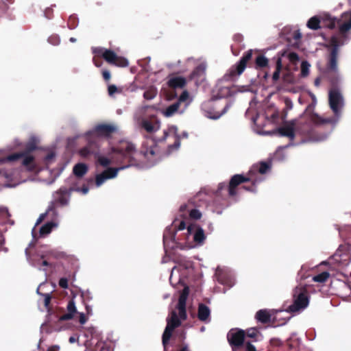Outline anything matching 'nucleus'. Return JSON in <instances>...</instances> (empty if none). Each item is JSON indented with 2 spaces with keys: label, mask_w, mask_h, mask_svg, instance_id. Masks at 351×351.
I'll list each match as a JSON object with an SVG mask.
<instances>
[{
  "label": "nucleus",
  "mask_w": 351,
  "mask_h": 351,
  "mask_svg": "<svg viewBox=\"0 0 351 351\" xmlns=\"http://www.w3.org/2000/svg\"><path fill=\"white\" fill-rule=\"evenodd\" d=\"M343 44V40L338 35H333L330 38L326 45L327 48L330 49V54L326 67L325 75L330 82L331 86H339L340 82L337 59L339 47Z\"/></svg>",
  "instance_id": "1"
},
{
  "label": "nucleus",
  "mask_w": 351,
  "mask_h": 351,
  "mask_svg": "<svg viewBox=\"0 0 351 351\" xmlns=\"http://www.w3.org/2000/svg\"><path fill=\"white\" fill-rule=\"evenodd\" d=\"M328 102L330 109L334 113V117L324 118L317 113L311 114V120L316 126L324 125H330L333 128L338 122L341 116V109L343 106V99L342 95L338 89V86H332L329 91Z\"/></svg>",
  "instance_id": "2"
},
{
  "label": "nucleus",
  "mask_w": 351,
  "mask_h": 351,
  "mask_svg": "<svg viewBox=\"0 0 351 351\" xmlns=\"http://www.w3.org/2000/svg\"><path fill=\"white\" fill-rule=\"evenodd\" d=\"M253 171H249L246 176L242 174H235L234 175L230 182L229 184L227 186L225 183H220L218 185L217 193L220 194L223 190L226 189L228 193V195L230 197H234L237 195V187L242 183H245L247 182H250V186H243V189L250 191V192H256V184L257 182H261V180L254 179L252 178Z\"/></svg>",
  "instance_id": "3"
},
{
  "label": "nucleus",
  "mask_w": 351,
  "mask_h": 351,
  "mask_svg": "<svg viewBox=\"0 0 351 351\" xmlns=\"http://www.w3.org/2000/svg\"><path fill=\"white\" fill-rule=\"evenodd\" d=\"M92 52L94 55L102 58L109 64L119 67L128 66V61L126 58L118 56L114 51L101 47H93Z\"/></svg>",
  "instance_id": "4"
},
{
  "label": "nucleus",
  "mask_w": 351,
  "mask_h": 351,
  "mask_svg": "<svg viewBox=\"0 0 351 351\" xmlns=\"http://www.w3.org/2000/svg\"><path fill=\"white\" fill-rule=\"evenodd\" d=\"M293 304L288 309L290 312L295 313L305 308L309 303L308 291L306 286H297L293 291Z\"/></svg>",
  "instance_id": "5"
},
{
  "label": "nucleus",
  "mask_w": 351,
  "mask_h": 351,
  "mask_svg": "<svg viewBox=\"0 0 351 351\" xmlns=\"http://www.w3.org/2000/svg\"><path fill=\"white\" fill-rule=\"evenodd\" d=\"M181 324V320L179 319L177 313L175 311H172L170 313V316L167 318V326L162 337V342L165 351L172 337L173 330L179 327Z\"/></svg>",
  "instance_id": "6"
},
{
  "label": "nucleus",
  "mask_w": 351,
  "mask_h": 351,
  "mask_svg": "<svg viewBox=\"0 0 351 351\" xmlns=\"http://www.w3.org/2000/svg\"><path fill=\"white\" fill-rule=\"evenodd\" d=\"M71 189L62 187L53 194V199L47 208V213L56 215V208L58 206H64L68 204Z\"/></svg>",
  "instance_id": "7"
},
{
  "label": "nucleus",
  "mask_w": 351,
  "mask_h": 351,
  "mask_svg": "<svg viewBox=\"0 0 351 351\" xmlns=\"http://www.w3.org/2000/svg\"><path fill=\"white\" fill-rule=\"evenodd\" d=\"M84 136L87 141V144L79 150V154L83 158H87L90 156H97L99 153V140L92 134H89L88 132L84 134Z\"/></svg>",
  "instance_id": "8"
},
{
  "label": "nucleus",
  "mask_w": 351,
  "mask_h": 351,
  "mask_svg": "<svg viewBox=\"0 0 351 351\" xmlns=\"http://www.w3.org/2000/svg\"><path fill=\"white\" fill-rule=\"evenodd\" d=\"M229 107L230 104L226 102L221 109H219V104L216 101L215 99L213 98L208 104L204 106V114L210 119H217L228 111Z\"/></svg>",
  "instance_id": "9"
},
{
  "label": "nucleus",
  "mask_w": 351,
  "mask_h": 351,
  "mask_svg": "<svg viewBox=\"0 0 351 351\" xmlns=\"http://www.w3.org/2000/svg\"><path fill=\"white\" fill-rule=\"evenodd\" d=\"M253 50L250 49L244 53L240 60L233 65L229 70V75L231 77L240 75L246 68L247 62L252 59Z\"/></svg>",
  "instance_id": "10"
},
{
  "label": "nucleus",
  "mask_w": 351,
  "mask_h": 351,
  "mask_svg": "<svg viewBox=\"0 0 351 351\" xmlns=\"http://www.w3.org/2000/svg\"><path fill=\"white\" fill-rule=\"evenodd\" d=\"M116 131L117 127L112 124L100 123L88 132L89 134L95 136L99 141V137H110Z\"/></svg>",
  "instance_id": "11"
},
{
  "label": "nucleus",
  "mask_w": 351,
  "mask_h": 351,
  "mask_svg": "<svg viewBox=\"0 0 351 351\" xmlns=\"http://www.w3.org/2000/svg\"><path fill=\"white\" fill-rule=\"evenodd\" d=\"M337 27L340 34L338 36L343 40L347 32L351 29V10L342 13L337 18Z\"/></svg>",
  "instance_id": "12"
},
{
  "label": "nucleus",
  "mask_w": 351,
  "mask_h": 351,
  "mask_svg": "<svg viewBox=\"0 0 351 351\" xmlns=\"http://www.w3.org/2000/svg\"><path fill=\"white\" fill-rule=\"evenodd\" d=\"M22 158V164L23 166H25L27 169L29 171H32L35 169V165H34V158L32 156H30L29 154H27V153L23 152H19V153H14L11 155H9L6 160L8 161H16L19 159Z\"/></svg>",
  "instance_id": "13"
},
{
  "label": "nucleus",
  "mask_w": 351,
  "mask_h": 351,
  "mask_svg": "<svg viewBox=\"0 0 351 351\" xmlns=\"http://www.w3.org/2000/svg\"><path fill=\"white\" fill-rule=\"evenodd\" d=\"M140 127L147 133L152 134L160 129V122L156 117L152 116L149 119H143L140 122Z\"/></svg>",
  "instance_id": "14"
},
{
  "label": "nucleus",
  "mask_w": 351,
  "mask_h": 351,
  "mask_svg": "<svg viewBox=\"0 0 351 351\" xmlns=\"http://www.w3.org/2000/svg\"><path fill=\"white\" fill-rule=\"evenodd\" d=\"M227 338L231 347L235 349L243 345L245 332L242 330L235 332L231 330L228 333Z\"/></svg>",
  "instance_id": "15"
},
{
  "label": "nucleus",
  "mask_w": 351,
  "mask_h": 351,
  "mask_svg": "<svg viewBox=\"0 0 351 351\" xmlns=\"http://www.w3.org/2000/svg\"><path fill=\"white\" fill-rule=\"evenodd\" d=\"M189 293V288L184 287L179 296L177 308L179 313V319L180 320H185L187 317L186 304Z\"/></svg>",
  "instance_id": "16"
},
{
  "label": "nucleus",
  "mask_w": 351,
  "mask_h": 351,
  "mask_svg": "<svg viewBox=\"0 0 351 351\" xmlns=\"http://www.w3.org/2000/svg\"><path fill=\"white\" fill-rule=\"evenodd\" d=\"M189 234H193V240L196 243L203 244L206 239L203 229L195 223H191L187 227Z\"/></svg>",
  "instance_id": "17"
},
{
  "label": "nucleus",
  "mask_w": 351,
  "mask_h": 351,
  "mask_svg": "<svg viewBox=\"0 0 351 351\" xmlns=\"http://www.w3.org/2000/svg\"><path fill=\"white\" fill-rule=\"evenodd\" d=\"M119 168L109 167L95 177L97 186H100L106 180L114 178L117 176Z\"/></svg>",
  "instance_id": "18"
},
{
  "label": "nucleus",
  "mask_w": 351,
  "mask_h": 351,
  "mask_svg": "<svg viewBox=\"0 0 351 351\" xmlns=\"http://www.w3.org/2000/svg\"><path fill=\"white\" fill-rule=\"evenodd\" d=\"M186 211L189 212V217L192 219H199L202 217L200 211L196 208H193L192 203L190 202L188 204H182L180 208V212L182 213L181 216L183 218L186 217L184 214Z\"/></svg>",
  "instance_id": "19"
},
{
  "label": "nucleus",
  "mask_w": 351,
  "mask_h": 351,
  "mask_svg": "<svg viewBox=\"0 0 351 351\" xmlns=\"http://www.w3.org/2000/svg\"><path fill=\"white\" fill-rule=\"evenodd\" d=\"M197 317L199 321L208 323L210 321V310L208 306L203 303L199 304Z\"/></svg>",
  "instance_id": "20"
},
{
  "label": "nucleus",
  "mask_w": 351,
  "mask_h": 351,
  "mask_svg": "<svg viewBox=\"0 0 351 351\" xmlns=\"http://www.w3.org/2000/svg\"><path fill=\"white\" fill-rule=\"evenodd\" d=\"M66 309L68 312L63 314L58 318L59 322L70 320L73 319L74 315L77 313V309L73 299H71L69 301Z\"/></svg>",
  "instance_id": "21"
},
{
  "label": "nucleus",
  "mask_w": 351,
  "mask_h": 351,
  "mask_svg": "<svg viewBox=\"0 0 351 351\" xmlns=\"http://www.w3.org/2000/svg\"><path fill=\"white\" fill-rule=\"evenodd\" d=\"M271 169V164L267 162L262 161L258 164L254 165L252 167V169L250 171H253L252 178L254 179H257L255 178L256 173H259L261 174L266 173Z\"/></svg>",
  "instance_id": "22"
},
{
  "label": "nucleus",
  "mask_w": 351,
  "mask_h": 351,
  "mask_svg": "<svg viewBox=\"0 0 351 351\" xmlns=\"http://www.w3.org/2000/svg\"><path fill=\"white\" fill-rule=\"evenodd\" d=\"M135 152L136 149L134 145L132 143H127L124 148H122L118 152V154L121 157L130 162Z\"/></svg>",
  "instance_id": "23"
},
{
  "label": "nucleus",
  "mask_w": 351,
  "mask_h": 351,
  "mask_svg": "<svg viewBox=\"0 0 351 351\" xmlns=\"http://www.w3.org/2000/svg\"><path fill=\"white\" fill-rule=\"evenodd\" d=\"M278 132L281 136H286L293 140L295 138L294 124L289 123L283 125L278 129Z\"/></svg>",
  "instance_id": "24"
},
{
  "label": "nucleus",
  "mask_w": 351,
  "mask_h": 351,
  "mask_svg": "<svg viewBox=\"0 0 351 351\" xmlns=\"http://www.w3.org/2000/svg\"><path fill=\"white\" fill-rule=\"evenodd\" d=\"M255 318L262 324H268L271 322V315L267 309H261L256 313Z\"/></svg>",
  "instance_id": "25"
},
{
  "label": "nucleus",
  "mask_w": 351,
  "mask_h": 351,
  "mask_svg": "<svg viewBox=\"0 0 351 351\" xmlns=\"http://www.w3.org/2000/svg\"><path fill=\"white\" fill-rule=\"evenodd\" d=\"M168 86L172 88H182L186 84V80L183 77H173L168 80Z\"/></svg>",
  "instance_id": "26"
},
{
  "label": "nucleus",
  "mask_w": 351,
  "mask_h": 351,
  "mask_svg": "<svg viewBox=\"0 0 351 351\" xmlns=\"http://www.w3.org/2000/svg\"><path fill=\"white\" fill-rule=\"evenodd\" d=\"M321 22L323 26L330 29L337 27V18L332 17L330 14H324L322 18Z\"/></svg>",
  "instance_id": "27"
},
{
  "label": "nucleus",
  "mask_w": 351,
  "mask_h": 351,
  "mask_svg": "<svg viewBox=\"0 0 351 351\" xmlns=\"http://www.w3.org/2000/svg\"><path fill=\"white\" fill-rule=\"evenodd\" d=\"M206 66L204 64L197 65L190 75V79L200 78L205 75Z\"/></svg>",
  "instance_id": "28"
},
{
  "label": "nucleus",
  "mask_w": 351,
  "mask_h": 351,
  "mask_svg": "<svg viewBox=\"0 0 351 351\" xmlns=\"http://www.w3.org/2000/svg\"><path fill=\"white\" fill-rule=\"evenodd\" d=\"M73 173L76 177L81 178L88 171V166L84 163H77L73 167Z\"/></svg>",
  "instance_id": "29"
},
{
  "label": "nucleus",
  "mask_w": 351,
  "mask_h": 351,
  "mask_svg": "<svg viewBox=\"0 0 351 351\" xmlns=\"http://www.w3.org/2000/svg\"><path fill=\"white\" fill-rule=\"evenodd\" d=\"M255 64L256 69H263L268 65V59L262 54H257L255 58Z\"/></svg>",
  "instance_id": "30"
},
{
  "label": "nucleus",
  "mask_w": 351,
  "mask_h": 351,
  "mask_svg": "<svg viewBox=\"0 0 351 351\" xmlns=\"http://www.w3.org/2000/svg\"><path fill=\"white\" fill-rule=\"evenodd\" d=\"M321 19L317 16H315L311 17L307 22V27L313 30L320 29Z\"/></svg>",
  "instance_id": "31"
},
{
  "label": "nucleus",
  "mask_w": 351,
  "mask_h": 351,
  "mask_svg": "<svg viewBox=\"0 0 351 351\" xmlns=\"http://www.w3.org/2000/svg\"><path fill=\"white\" fill-rule=\"evenodd\" d=\"M231 95V90L229 87L228 86H223L220 87L217 90V93L216 95L213 97L214 99H220V98H225L227 97L230 96Z\"/></svg>",
  "instance_id": "32"
},
{
  "label": "nucleus",
  "mask_w": 351,
  "mask_h": 351,
  "mask_svg": "<svg viewBox=\"0 0 351 351\" xmlns=\"http://www.w3.org/2000/svg\"><path fill=\"white\" fill-rule=\"evenodd\" d=\"M180 107V102L176 101L173 103V104L169 106L165 110L164 114L166 117H171L176 112H178Z\"/></svg>",
  "instance_id": "33"
},
{
  "label": "nucleus",
  "mask_w": 351,
  "mask_h": 351,
  "mask_svg": "<svg viewBox=\"0 0 351 351\" xmlns=\"http://www.w3.org/2000/svg\"><path fill=\"white\" fill-rule=\"evenodd\" d=\"M282 68L281 57L278 56L276 62V71L273 73L272 80L274 82H276L280 77V73Z\"/></svg>",
  "instance_id": "34"
},
{
  "label": "nucleus",
  "mask_w": 351,
  "mask_h": 351,
  "mask_svg": "<svg viewBox=\"0 0 351 351\" xmlns=\"http://www.w3.org/2000/svg\"><path fill=\"white\" fill-rule=\"evenodd\" d=\"M56 226V224L54 222H47L40 228V235H46L49 234L51 232L53 228L55 227Z\"/></svg>",
  "instance_id": "35"
},
{
  "label": "nucleus",
  "mask_w": 351,
  "mask_h": 351,
  "mask_svg": "<svg viewBox=\"0 0 351 351\" xmlns=\"http://www.w3.org/2000/svg\"><path fill=\"white\" fill-rule=\"evenodd\" d=\"M157 95V90L154 87H149L143 93V97L147 100L154 99Z\"/></svg>",
  "instance_id": "36"
},
{
  "label": "nucleus",
  "mask_w": 351,
  "mask_h": 351,
  "mask_svg": "<svg viewBox=\"0 0 351 351\" xmlns=\"http://www.w3.org/2000/svg\"><path fill=\"white\" fill-rule=\"evenodd\" d=\"M330 274L328 271H323L313 277V280L317 282H325L329 278Z\"/></svg>",
  "instance_id": "37"
},
{
  "label": "nucleus",
  "mask_w": 351,
  "mask_h": 351,
  "mask_svg": "<svg viewBox=\"0 0 351 351\" xmlns=\"http://www.w3.org/2000/svg\"><path fill=\"white\" fill-rule=\"evenodd\" d=\"M315 104H316V99H315V96L313 97V102L310 104L308 105V106L306 107V110H305V113L306 114L308 115V117H309V119L310 121L315 125H316L311 120V114L313 113H315L313 112L314 110V108H315Z\"/></svg>",
  "instance_id": "38"
},
{
  "label": "nucleus",
  "mask_w": 351,
  "mask_h": 351,
  "mask_svg": "<svg viewBox=\"0 0 351 351\" xmlns=\"http://www.w3.org/2000/svg\"><path fill=\"white\" fill-rule=\"evenodd\" d=\"M37 293L44 297V305H45L46 308L49 309V304H50L51 300V293H40V287H38L37 289Z\"/></svg>",
  "instance_id": "39"
},
{
  "label": "nucleus",
  "mask_w": 351,
  "mask_h": 351,
  "mask_svg": "<svg viewBox=\"0 0 351 351\" xmlns=\"http://www.w3.org/2000/svg\"><path fill=\"white\" fill-rule=\"evenodd\" d=\"M78 25V19L75 16H70L67 22V26L70 29H74Z\"/></svg>",
  "instance_id": "40"
},
{
  "label": "nucleus",
  "mask_w": 351,
  "mask_h": 351,
  "mask_svg": "<svg viewBox=\"0 0 351 351\" xmlns=\"http://www.w3.org/2000/svg\"><path fill=\"white\" fill-rule=\"evenodd\" d=\"M310 64L306 61H303L301 64V76L306 77L309 74Z\"/></svg>",
  "instance_id": "41"
},
{
  "label": "nucleus",
  "mask_w": 351,
  "mask_h": 351,
  "mask_svg": "<svg viewBox=\"0 0 351 351\" xmlns=\"http://www.w3.org/2000/svg\"><path fill=\"white\" fill-rule=\"evenodd\" d=\"M173 226L176 230H182L186 228V223L184 220H178L176 219L173 222Z\"/></svg>",
  "instance_id": "42"
},
{
  "label": "nucleus",
  "mask_w": 351,
  "mask_h": 351,
  "mask_svg": "<svg viewBox=\"0 0 351 351\" xmlns=\"http://www.w3.org/2000/svg\"><path fill=\"white\" fill-rule=\"evenodd\" d=\"M95 157L97 158V162L102 167H106L109 166L111 163L110 160L104 156H100L97 155Z\"/></svg>",
  "instance_id": "43"
},
{
  "label": "nucleus",
  "mask_w": 351,
  "mask_h": 351,
  "mask_svg": "<svg viewBox=\"0 0 351 351\" xmlns=\"http://www.w3.org/2000/svg\"><path fill=\"white\" fill-rule=\"evenodd\" d=\"M287 58H288L289 60L294 64H296L300 60L299 56L295 52L289 53L287 55Z\"/></svg>",
  "instance_id": "44"
},
{
  "label": "nucleus",
  "mask_w": 351,
  "mask_h": 351,
  "mask_svg": "<svg viewBox=\"0 0 351 351\" xmlns=\"http://www.w3.org/2000/svg\"><path fill=\"white\" fill-rule=\"evenodd\" d=\"M48 42L53 45H58L60 43V38L58 35L53 34L48 38Z\"/></svg>",
  "instance_id": "45"
},
{
  "label": "nucleus",
  "mask_w": 351,
  "mask_h": 351,
  "mask_svg": "<svg viewBox=\"0 0 351 351\" xmlns=\"http://www.w3.org/2000/svg\"><path fill=\"white\" fill-rule=\"evenodd\" d=\"M37 149V146L36 145V143L34 142H29L27 144L25 150L23 152V153H27V154H29L33 151L36 150Z\"/></svg>",
  "instance_id": "46"
},
{
  "label": "nucleus",
  "mask_w": 351,
  "mask_h": 351,
  "mask_svg": "<svg viewBox=\"0 0 351 351\" xmlns=\"http://www.w3.org/2000/svg\"><path fill=\"white\" fill-rule=\"evenodd\" d=\"M101 58L102 57L96 56L95 55V56L93 58V62L95 66L100 67L102 66L103 62L101 60Z\"/></svg>",
  "instance_id": "47"
},
{
  "label": "nucleus",
  "mask_w": 351,
  "mask_h": 351,
  "mask_svg": "<svg viewBox=\"0 0 351 351\" xmlns=\"http://www.w3.org/2000/svg\"><path fill=\"white\" fill-rule=\"evenodd\" d=\"M101 74L104 80L106 82H108L111 78V74L110 72L107 69H103L101 71Z\"/></svg>",
  "instance_id": "48"
},
{
  "label": "nucleus",
  "mask_w": 351,
  "mask_h": 351,
  "mask_svg": "<svg viewBox=\"0 0 351 351\" xmlns=\"http://www.w3.org/2000/svg\"><path fill=\"white\" fill-rule=\"evenodd\" d=\"M59 286L63 289H67L69 287L68 280L66 278H61L59 280Z\"/></svg>",
  "instance_id": "49"
},
{
  "label": "nucleus",
  "mask_w": 351,
  "mask_h": 351,
  "mask_svg": "<svg viewBox=\"0 0 351 351\" xmlns=\"http://www.w3.org/2000/svg\"><path fill=\"white\" fill-rule=\"evenodd\" d=\"M258 330L256 328H250L247 331V336L251 338L256 337Z\"/></svg>",
  "instance_id": "50"
},
{
  "label": "nucleus",
  "mask_w": 351,
  "mask_h": 351,
  "mask_svg": "<svg viewBox=\"0 0 351 351\" xmlns=\"http://www.w3.org/2000/svg\"><path fill=\"white\" fill-rule=\"evenodd\" d=\"M108 92L110 96L113 95L116 92H117V86L114 84L109 85L108 87Z\"/></svg>",
  "instance_id": "51"
},
{
  "label": "nucleus",
  "mask_w": 351,
  "mask_h": 351,
  "mask_svg": "<svg viewBox=\"0 0 351 351\" xmlns=\"http://www.w3.org/2000/svg\"><path fill=\"white\" fill-rule=\"evenodd\" d=\"M245 351H256V349L253 344L247 341L245 345Z\"/></svg>",
  "instance_id": "52"
},
{
  "label": "nucleus",
  "mask_w": 351,
  "mask_h": 351,
  "mask_svg": "<svg viewBox=\"0 0 351 351\" xmlns=\"http://www.w3.org/2000/svg\"><path fill=\"white\" fill-rule=\"evenodd\" d=\"M189 98V93L187 91H184L180 96L178 101L180 104L182 101H185Z\"/></svg>",
  "instance_id": "53"
},
{
  "label": "nucleus",
  "mask_w": 351,
  "mask_h": 351,
  "mask_svg": "<svg viewBox=\"0 0 351 351\" xmlns=\"http://www.w3.org/2000/svg\"><path fill=\"white\" fill-rule=\"evenodd\" d=\"M155 149H156V147H151L149 149H147L146 151H144V154L145 156H148L149 155H151V156H154L156 152H155Z\"/></svg>",
  "instance_id": "54"
},
{
  "label": "nucleus",
  "mask_w": 351,
  "mask_h": 351,
  "mask_svg": "<svg viewBox=\"0 0 351 351\" xmlns=\"http://www.w3.org/2000/svg\"><path fill=\"white\" fill-rule=\"evenodd\" d=\"M45 16L48 19H51L53 16V9L50 8H46V10H45Z\"/></svg>",
  "instance_id": "55"
},
{
  "label": "nucleus",
  "mask_w": 351,
  "mask_h": 351,
  "mask_svg": "<svg viewBox=\"0 0 351 351\" xmlns=\"http://www.w3.org/2000/svg\"><path fill=\"white\" fill-rule=\"evenodd\" d=\"M55 157V154L53 152L47 154L44 160L46 163H49L52 159H53Z\"/></svg>",
  "instance_id": "56"
},
{
  "label": "nucleus",
  "mask_w": 351,
  "mask_h": 351,
  "mask_svg": "<svg viewBox=\"0 0 351 351\" xmlns=\"http://www.w3.org/2000/svg\"><path fill=\"white\" fill-rule=\"evenodd\" d=\"M302 38V34L301 33L297 30V31H295L293 34V38L295 40H300V38Z\"/></svg>",
  "instance_id": "57"
},
{
  "label": "nucleus",
  "mask_w": 351,
  "mask_h": 351,
  "mask_svg": "<svg viewBox=\"0 0 351 351\" xmlns=\"http://www.w3.org/2000/svg\"><path fill=\"white\" fill-rule=\"evenodd\" d=\"M86 317L85 316V315L84 313H80V319H79V322L81 324H84L86 322Z\"/></svg>",
  "instance_id": "58"
},
{
  "label": "nucleus",
  "mask_w": 351,
  "mask_h": 351,
  "mask_svg": "<svg viewBox=\"0 0 351 351\" xmlns=\"http://www.w3.org/2000/svg\"><path fill=\"white\" fill-rule=\"evenodd\" d=\"M180 140H179V138H177L176 140V141L174 142V143L173 145H170L169 147L170 148L173 147L175 149H177L180 147Z\"/></svg>",
  "instance_id": "59"
},
{
  "label": "nucleus",
  "mask_w": 351,
  "mask_h": 351,
  "mask_svg": "<svg viewBox=\"0 0 351 351\" xmlns=\"http://www.w3.org/2000/svg\"><path fill=\"white\" fill-rule=\"evenodd\" d=\"M50 213H48L47 211L44 213V214H41L38 219V221H37V223H40L43 220L45 219V217L47 215H49Z\"/></svg>",
  "instance_id": "60"
},
{
  "label": "nucleus",
  "mask_w": 351,
  "mask_h": 351,
  "mask_svg": "<svg viewBox=\"0 0 351 351\" xmlns=\"http://www.w3.org/2000/svg\"><path fill=\"white\" fill-rule=\"evenodd\" d=\"M60 347L58 346H50L47 351H59Z\"/></svg>",
  "instance_id": "61"
},
{
  "label": "nucleus",
  "mask_w": 351,
  "mask_h": 351,
  "mask_svg": "<svg viewBox=\"0 0 351 351\" xmlns=\"http://www.w3.org/2000/svg\"><path fill=\"white\" fill-rule=\"evenodd\" d=\"M177 351H190L187 345H182Z\"/></svg>",
  "instance_id": "62"
},
{
  "label": "nucleus",
  "mask_w": 351,
  "mask_h": 351,
  "mask_svg": "<svg viewBox=\"0 0 351 351\" xmlns=\"http://www.w3.org/2000/svg\"><path fill=\"white\" fill-rule=\"evenodd\" d=\"M285 104H286L287 108H292V102H291V99H285Z\"/></svg>",
  "instance_id": "63"
},
{
  "label": "nucleus",
  "mask_w": 351,
  "mask_h": 351,
  "mask_svg": "<svg viewBox=\"0 0 351 351\" xmlns=\"http://www.w3.org/2000/svg\"><path fill=\"white\" fill-rule=\"evenodd\" d=\"M234 40L237 41V42H241V40H242L241 35H239V34L234 35Z\"/></svg>",
  "instance_id": "64"
}]
</instances>
